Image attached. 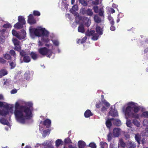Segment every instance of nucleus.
Returning <instances> with one entry per match:
<instances>
[{
  "label": "nucleus",
  "mask_w": 148,
  "mask_h": 148,
  "mask_svg": "<svg viewBox=\"0 0 148 148\" xmlns=\"http://www.w3.org/2000/svg\"><path fill=\"white\" fill-rule=\"evenodd\" d=\"M28 106L29 107L20 105L18 102L15 103L14 114L18 121L22 123H25L26 119H29L32 117V110L30 108L32 104L29 103Z\"/></svg>",
  "instance_id": "nucleus-1"
},
{
  "label": "nucleus",
  "mask_w": 148,
  "mask_h": 148,
  "mask_svg": "<svg viewBox=\"0 0 148 148\" xmlns=\"http://www.w3.org/2000/svg\"><path fill=\"white\" fill-rule=\"evenodd\" d=\"M30 32L35 36L38 37L42 36L48 37L49 34V32L44 28H33L30 30Z\"/></svg>",
  "instance_id": "nucleus-2"
},
{
  "label": "nucleus",
  "mask_w": 148,
  "mask_h": 148,
  "mask_svg": "<svg viewBox=\"0 0 148 148\" xmlns=\"http://www.w3.org/2000/svg\"><path fill=\"white\" fill-rule=\"evenodd\" d=\"M38 52L43 56H46L47 57L50 58L52 55L53 52L51 49H47L46 47H41L38 49Z\"/></svg>",
  "instance_id": "nucleus-3"
},
{
  "label": "nucleus",
  "mask_w": 148,
  "mask_h": 148,
  "mask_svg": "<svg viewBox=\"0 0 148 148\" xmlns=\"http://www.w3.org/2000/svg\"><path fill=\"white\" fill-rule=\"evenodd\" d=\"M21 32L23 34V36H21V34L20 35L14 29H13L12 31V35L17 37L20 40L24 39L26 36V32L24 30H22L21 31Z\"/></svg>",
  "instance_id": "nucleus-4"
},
{
  "label": "nucleus",
  "mask_w": 148,
  "mask_h": 148,
  "mask_svg": "<svg viewBox=\"0 0 148 148\" xmlns=\"http://www.w3.org/2000/svg\"><path fill=\"white\" fill-rule=\"evenodd\" d=\"M80 12L83 15H86L90 16H92L93 14L92 10L90 8L86 10L85 8H82L80 10Z\"/></svg>",
  "instance_id": "nucleus-5"
},
{
  "label": "nucleus",
  "mask_w": 148,
  "mask_h": 148,
  "mask_svg": "<svg viewBox=\"0 0 148 148\" xmlns=\"http://www.w3.org/2000/svg\"><path fill=\"white\" fill-rule=\"evenodd\" d=\"M12 41L15 46L14 49L18 51L20 50L21 47L20 45L19 41L16 38L13 39Z\"/></svg>",
  "instance_id": "nucleus-6"
},
{
  "label": "nucleus",
  "mask_w": 148,
  "mask_h": 148,
  "mask_svg": "<svg viewBox=\"0 0 148 148\" xmlns=\"http://www.w3.org/2000/svg\"><path fill=\"white\" fill-rule=\"evenodd\" d=\"M27 22L30 25H33L36 23V21L34 18L32 14H29L28 16Z\"/></svg>",
  "instance_id": "nucleus-7"
},
{
  "label": "nucleus",
  "mask_w": 148,
  "mask_h": 148,
  "mask_svg": "<svg viewBox=\"0 0 148 148\" xmlns=\"http://www.w3.org/2000/svg\"><path fill=\"white\" fill-rule=\"evenodd\" d=\"M126 146L128 148H135L136 144L134 142L128 140L126 143Z\"/></svg>",
  "instance_id": "nucleus-8"
},
{
  "label": "nucleus",
  "mask_w": 148,
  "mask_h": 148,
  "mask_svg": "<svg viewBox=\"0 0 148 148\" xmlns=\"http://www.w3.org/2000/svg\"><path fill=\"white\" fill-rule=\"evenodd\" d=\"M82 21L86 26L87 27H88L90 26L91 23L90 20V19L84 16L82 18Z\"/></svg>",
  "instance_id": "nucleus-9"
},
{
  "label": "nucleus",
  "mask_w": 148,
  "mask_h": 148,
  "mask_svg": "<svg viewBox=\"0 0 148 148\" xmlns=\"http://www.w3.org/2000/svg\"><path fill=\"white\" fill-rule=\"evenodd\" d=\"M121 133V129L119 128H114L113 130V134L115 137H118Z\"/></svg>",
  "instance_id": "nucleus-10"
},
{
  "label": "nucleus",
  "mask_w": 148,
  "mask_h": 148,
  "mask_svg": "<svg viewBox=\"0 0 148 148\" xmlns=\"http://www.w3.org/2000/svg\"><path fill=\"white\" fill-rule=\"evenodd\" d=\"M132 108L130 106H127L124 112L125 115L126 116H127L129 117L132 112Z\"/></svg>",
  "instance_id": "nucleus-11"
},
{
  "label": "nucleus",
  "mask_w": 148,
  "mask_h": 148,
  "mask_svg": "<svg viewBox=\"0 0 148 148\" xmlns=\"http://www.w3.org/2000/svg\"><path fill=\"white\" fill-rule=\"evenodd\" d=\"M51 124V121L49 119H47L45 120L43 122V124L46 126V128H49L50 127Z\"/></svg>",
  "instance_id": "nucleus-12"
},
{
  "label": "nucleus",
  "mask_w": 148,
  "mask_h": 148,
  "mask_svg": "<svg viewBox=\"0 0 148 148\" xmlns=\"http://www.w3.org/2000/svg\"><path fill=\"white\" fill-rule=\"evenodd\" d=\"M126 146V144L125 143L122 139H120L118 146V148H124Z\"/></svg>",
  "instance_id": "nucleus-13"
},
{
  "label": "nucleus",
  "mask_w": 148,
  "mask_h": 148,
  "mask_svg": "<svg viewBox=\"0 0 148 148\" xmlns=\"http://www.w3.org/2000/svg\"><path fill=\"white\" fill-rule=\"evenodd\" d=\"M78 32L84 33L85 32L84 26L82 24H80L78 28Z\"/></svg>",
  "instance_id": "nucleus-14"
},
{
  "label": "nucleus",
  "mask_w": 148,
  "mask_h": 148,
  "mask_svg": "<svg viewBox=\"0 0 148 148\" xmlns=\"http://www.w3.org/2000/svg\"><path fill=\"white\" fill-rule=\"evenodd\" d=\"M92 115L93 114L89 110H87L84 113V116L86 118H88Z\"/></svg>",
  "instance_id": "nucleus-15"
},
{
  "label": "nucleus",
  "mask_w": 148,
  "mask_h": 148,
  "mask_svg": "<svg viewBox=\"0 0 148 148\" xmlns=\"http://www.w3.org/2000/svg\"><path fill=\"white\" fill-rule=\"evenodd\" d=\"M18 22L25 25L26 23V21L24 17L23 16H18Z\"/></svg>",
  "instance_id": "nucleus-16"
},
{
  "label": "nucleus",
  "mask_w": 148,
  "mask_h": 148,
  "mask_svg": "<svg viewBox=\"0 0 148 148\" xmlns=\"http://www.w3.org/2000/svg\"><path fill=\"white\" fill-rule=\"evenodd\" d=\"M0 123L4 125H8L9 124L8 121L6 119L3 118L0 119Z\"/></svg>",
  "instance_id": "nucleus-17"
},
{
  "label": "nucleus",
  "mask_w": 148,
  "mask_h": 148,
  "mask_svg": "<svg viewBox=\"0 0 148 148\" xmlns=\"http://www.w3.org/2000/svg\"><path fill=\"white\" fill-rule=\"evenodd\" d=\"M114 120L113 118H111L110 119H108L106 122V125L108 128H110L112 125V124L111 122V121Z\"/></svg>",
  "instance_id": "nucleus-18"
},
{
  "label": "nucleus",
  "mask_w": 148,
  "mask_h": 148,
  "mask_svg": "<svg viewBox=\"0 0 148 148\" xmlns=\"http://www.w3.org/2000/svg\"><path fill=\"white\" fill-rule=\"evenodd\" d=\"M9 113V112L8 110H5L3 109L0 110V115H1L5 116Z\"/></svg>",
  "instance_id": "nucleus-19"
},
{
  "label": "nucleus",
  "mask_w": 148,
  "mask_h": 148,
  "mask_svg": "<svg viewBox=\"0 0 148 148\" xmlns=\"http://www.w3.org/2000/svg\"><path fill=\"white\" fill-rule=\"evenodd\" d=\"M23 25H24L18 22L14 25V26L17 29H20L23 27Z\"/></svg>",
  "instance_id": "nucleus-20"
},
{
  "label": "nucleus",
  "mask_w": 148,
  "mask_h": 148,
  "mask_svg": "<svg viewBox=\"0 0 148 148\" xmlns=\"http://www.w3.org/2000/svg\"><path fill=\"white\" fill-rule=\"evenodd\" d=\"M96 32L99 35H101L103 34L102 29L99 26H97L96 28Z\"/></svg>",
  "instance_id": "nucleus-21"
},
{
  "label": "nucleus",
  "mask_w": 148,
  "mask_h": 148,
  "mask_svg": "<svg viewBox=\"0 0 148 148\" xmlns=\"http://www.w3.org/2000/svg\"><path fill=\"white\" fill-rule=\"evenodd\" d=\"M16 58L13 61L8 62H9V64L11 67V69H12L14 68L16 65V63L15 62Z\"/></svg>",
  "instance_id": "nucleus-22"
},
{
  "label": "nucleus",
  "mask_w": 148,
  "mask_h": 148,
  "mask_svg": "<svg viewBox=\"0 0 148 148\" xmlns=\"http://www.w3.org/2000/svg\"><path fill=\"white\" fill-rule=\"evenodd\" d=\"M85 145V143L83 141L80 140L78 142L79 148H84Z\"/></svg>",
  "instance_id": "nucleus-23"
},
{
  "label": "nucleus",
  "mask_w": 148,
  "mask_h": 148,
  "mask_svg": "<svg viewBox=\"0 0 148 148\" xmlns=\"http://www.w3.org/2000/svg\"><path fill=\"white\" fill-rule=\"evenodd\" d=\"M8 74L7 71L5 69H1L0 71V77H1Z\"/></svg>",
  "instance_id": "nucleus-24"
},
{
  "label": "nucleus",
  "mask_w": 148,
  "mask_h": 148,
  "mask_svg": "<svg viewBox=\"0 0 148 148\" xmlns=\"http://www.w3.org/2000/svg\"><path fill=\"white\" fill-rule=\"evenodd\" d=\"M95 32V31L94 30H91L90 31L88 29L86 32V34L88 36H92Z\"/></svg>",
  "instance_id": "nucleus-25"
},
{
  "label": "nucleus",
  "mask_w": 148,
  "mask_h": 148,
  "mask_svg": "<svg viewBox=\"0 0 148 148\" xmlns=\"http://www.w3.org/2000/svg\"><path fill=\"white\" fill-rule=\"evenodd\" d=\"M94 19L95 22L97 23H99L101 22V18L97 15L94 16Z\"/></svg>",
  "instance_id": "nucleus-26"
},
{
  "label": "nucleus",
  "mask_w": 148,
  "mask_h": 148,
  "mask_svg": "<svg viewBox=\"0 0 148 148\" xmlns=\"http://www.w3.org/2000/svg\"><path fill=\"white\" fill-rule=\"evenodd\" d=\"M113 120H114L113 123L114 125L118 126H119L121 125V122L119 120L117 119H114Z\"/></svg>",
  "instance_id": "nucleus-27"
},
{
  "label": "nucleus",
  "mask_w": 148,
  "mask_h": 148,
  "mask_svg": "<svg viewBox=\"0 0 148 148\" xmlns=\"http://www.w3.org/2000/svg\"><path fill=\"white\" fill-rule=\"evenodd\" d=\"M23 60L24 62L28 63L30 61L31 59L29 56L26 55L23 57Z\"/></svg>",
  "instance_id": "nucleus-28"
},
{
  "label": "nucleus",
  "mask_w": 148,
  "mask_h": 148,
  "mask_svg": "<svg viewBox=\"0 0 148 148\" xmlns=\"http://www.w3.org/2000/svg\"><path fill=\"white\" fill-rule=\"evenodd\" d=\"M30 55L32 59L34 60H36L38 58V55L35 53L32 52L30 53Z\"/></svg>",
  "instance_id": "nucleus-29"
},
{
  "label": "nucleus",
  "mask_w": 148,
  "mask_h": 148,
  "mask_svg": "<svg viewBox=\"0 0 148 148\" xmlns=\"http://www.w3.org/2000/svg\"><path fill=\"white\" fill-rule=\"evenodd\" d=\"M109 113L110 114V115L113 117H115L118 116L117 112L115 110H111L109 112Z\"/></svg>",
  "instance_id": "nucleus-30"
},
{
  "label": "nucleus",
  "mask_w": 148,
  "mask_h": 148,
  "mask_svg": "<svg viewBox=\"0 0 148 148\" xmlns=\"http://www.w3.org/2000/svg\"><path fill=\"white\" fill-rule=\"evenodd\" d=\"M63 142L61 139H58L56 141V146L57 147H58L61 145H62Z\"/></svg>",
  "instance_id": "nucleus-31"
},
{
  "label": "nucleus",
  "mask_w": 148,
  "mask_h": 148,
  "mask_svg": "<svg viewBox=\"0 0 148 148\" xmlns=\"http://www.w3.org/2000/svg\"><path fill=\"white\" fill-rule=\"evenodd\" d=\"M108 19L110 21L111 25H114V21L111 15H109L108 17Z\"/></svg>",
  "instance_id": "nucleus-32"
},
{
  "label": "nucleus",
  "mask_w": 148,
  "mask_h": 148,
  "mask_svg": "<svg viewBox=\"0 0 148 148\" xmlns=\"http://www.w3.org/2000/svg\"><path fill=\"white\" fill-rule=\"evenodd\" d=\"M132 117L135 119H138L139 118V115L137 113H133L132 112L129 117Z\"/></svg>",
  "instance_id": "nucleus-33"
},
{
  "label": "nucleus",
  "mask_w": 148,
  "mask_h": 148,
  "mask_svg": "<svg viewBox=\"0 0 148 148\" xmlns=\"http://www.w3.org/2000/svg\"><path fill=\"white\" fill-rule=\"evenodd\" d=\"M87 37L86 36H85L82 39H79L77 41V43H80L81 44L85 42L86 41Z\"/></svg>",
  "instance_id": "nucleus-34"
},
{
  "label": "nucleus",
  "mask_w": 148,
  "mask_h": 148,
  "mask_svg": "<svg viewBox=\"0 0 148 148\" xmlns=\"http://www.w3.org/2000/svg\"><path fill=\"white\" fill-rule=\"evenodd\" d=\"M99 36V34L95 32L94 34H93V35H92L91 39L93 40H96L98 39Z\"/></svg>",
  "instance_id": "nucleus-35"
},
{
  "label": "nucleus",
  "mask_w": 148,
  "mask_h": 148,
  "mask_svg": "<svg viewBox=\"0 0 148 148\" xmlns=\"http://www.w3.org/2000/svg\"><path fill=\"white\" fill-rule=\"evenodd\" d=\"M133 123L138 127H139L140 126V122L137 120L134 119L133 120Z\"/></svg>",
  "instance_id": "nucleus-36"
},
{
  "label": "nucleus",
  "mask_w": 148,
  "mask_h": 148,
  "mask_svg": "<svg viewBox=\"0 0 148 148\" xmlns=\"http://www.w3.org/2000/svg\"><path fill=\"white\" fill-rule=\"evenodd\" d=\"M100 145L101 148H105V147H107L108 146L107 143L103 142H100Z\"/></svg>",
  "instance_id": "nucleus-37"
},
{
  "label": "nucleus",
  "mask_w": 148,
  "mask_h": 148,
  "mask_svg": "<svg viewBox=\"0 0 148 148\" xmlns=\"http://www.w3.org/2000/svg\"><path fill=\"white\" fill-rule=\"evenodd\" d=\"M30 76L29 72V71H26L25 73L24 77L26 79H29L30 77Z\"/></svg>",
  "instance_id": "nucleus-38"
},
{
  "label": "nucleus",
  "mask_w": 148,
  "mask_h": 148,
  "mask_svg": "<svg viewBox=\"0 0 148 148\" xmlns=\"http://www.w3.org/2000/svg\"><path fill=\"white\" fill-rule=\"evenodd\" d=\"M3 56L4 58L7 60H11V58L10 55L8 53H6L3 55Z\"/></svg>",
  "instance_id": "nucleus-39"
},
{
  "label": "nucleus",
  "mask_w": 148,
  "mask_h": 148,
  "mask_svg": "<svg viewBox=\"0 0 148 148\" xmlns=\"http://www.w3.org/2000/svg\"><path fill=\"white\" fill-rule=\"evenodd\" d=\"M133 108V111L135 113H137L140 110V107L137 106H134Z\"/></svg>",
  "instance_id": "nucleus-40"
},
{
  "label": "nucleus",
  "mask_w": 148,
  "mask_h": 148,
  "mask_svg": "<svg viewBox=\"0 0 148 148\" xmlns=\"http://www.w3.org/2000/svg\"><path fill=\"white\" fill-rule=\"evenodd\" d=\"M49 131L48 130H44L43 132V136L44 137H45L47 135H49Z\"/></svg>",
  "instance_id": "nucleus-41"
},
{
  "label": "nucleus",
  "mask_w": 148,
  "mask_h": 148,
  "mask_svg": "<svg viewBox=\"0 0 148 148\" xmlns=\"http://www.w3.org/2000/svg\"><path fill=\"white\" fill-rule=\"evenodd\" d=\"M10 53L11 55V56H14V58H16V54L15 53V51L13 50H11L10 51Z\"/></svg>",
  "instance_id": "nucleus-42"
},
{
  "label": "nucleus",
  "mask_w": 148,
  "mask_h": 148,
  "mask_svg": "<svg viewBox=\"0 0 148 148\" xmlns=\"http://www.w3.org/2000/svg\"><path fill=\"white\" fill-rule=\"evenodd\" d=\"M80 3L83 6H86L88 5V3L87 2L84 0H82L80 1Z\"/></svg>",
  "instance_id": "nucleus-43"
},
{
  "label": "nucleus",
  "mask_w": 148,
  "mask_h": 148,
  "mask_svg": "<svg viewBox=\"0 0 148 148\" xmlns=\"http://www.w3.org/2000/svg\"><path fill=\"white\" fill-rule=\"evenodd\" d=\"M33 13V15L35 16H39L40 14V12L37 10H34Z\"/></svg>",
  "instance_id": "nucleus-44"
},
{
  "label": "nucleus",
  "mask_w": 148,
  "mask_h": 148,
  "mask_svg": "<svg viewBox=\"0 0 148 148\" xmlns=\"http://www.w3.org/2000/svg\"><path fill=\"white\" fill-rule=\"evenodd\" d=\"M142 116L145 118H148V112L147 111L143 112L142 114Z\"/></svg>",
  "instance_id": "nucleus-45"
},
{
  "label": "nucleus",
  "mask_w": 148,
  "mask_h": 148,
  "mask_svg": "<svg viewBox=\"0 0 148 148\" xmlns=\"http://www.w3.org/2000/svg\"><path fill=\"white\" fill-rule=\"evenodd\" d=\"M89 146L91 148H96V144L94 143H91L89 144Z\"/></svg>",
  "instance_id": "nucleus-46"
},
{
  "label": "nucleus",
  "mask_w": 148,
  "mask_h": 148,
  "mask_svg": "<svg viewBox=\"0 0 148 148\" xmlns=\"http://www.w3.org/2000/svg\"><path fill=\"white\" fill-rule=\"evenodd\" d=\"M4 107L7 109V110H12L13 108L12 106L10 107L9 105L8 104L4 105Z\"/></svg>",
  "instance_id": "nucleus-47"
},
{
  "label": "nucleus",
  "mask_w": 148,
  "mask_h": 148,
  "mask_svg": "<svg viewBox=\"0 0 148 148\" xmlns=\"http://www.w3.org/2000/svg\"><path fill=\"white\" fill-rule=\"evenodd\" d=\"M64 143H72L69 137L66 138H65L64 140Z\"/></svg>",
  "instance_id": "nucleus-48"
},
{
  "label": "nucleus",
  "mask_w": 148,
  "mask_h": 148,
  "mask_svg": "<svg viewBox=\"0 0 148 148\" xmlns=\"http://www.w3.org/2000/svg\"><path fill=\"white\" fill-rule=\"evenodd\" d=\"M44 143L46 146H47L48 147V148H50L51 147V142L47 141L45 143Z\"/></svg>",
  "instance_id": "nucleus-49"
},
{
  "label": "nucleus",
  "mask_w": 148,
  "mask_h": 148,
  "mask_svg": "<svg viewBox=\"0 0 148 148\" xmlns=\"http://www.w3.org/2000/svg\"><path fill=\"white\" fill-rule=\"evenodd\" d=\"M3 27L5 28H9L10 27H11V25L9 23H6L4 24L3 25Z\"/></svg>",
  "instance_id": "nucleus-50"
},
{
  "label": "nucleus",
  "mask_w": 148,
  "mask_h": 148,
  "mask_svg": "<svg viewBox=\"0 0 148 148\" xmlns=\"http://www.w3.org/2000/svg\"><path fill=\"white\" fill-rule=\"evenodd\" d=\"M20 55L22 57L26 56V53L24 50H22L20 51Z\"/></svg>",
  "instance_id": "nucleus-51"
},
{
  "label": "nucleus",
  "mask_w": 148,
  "mask_h": 148,
  "mask_svg": "<svg viewBox=\"0 0 148 148\" xmlns=\"http://www.w3.org/2000/svg\"><path fill=\"white\" fill-rule=\"evenodd\" d=\"M94 12L95 13H97L99 12V8L98 6H94L93 8Z\"/></svg>",
  "instance_id": "nucleus-52"
},
{
  "label": "nucleus",
  "mask_w": 148,
  "mask_h": 148,
  "mask_svg": "<svg viewBox=\"0 0 148 148\" xmlns=\"http://www.w3.org/2000/svg\"><path fill=\"white\" fill-rule=\"evenodd\" d=\"M112 134L110 132L108 134V135L107 137H108V140L110 141H111L112 139Z\"/></svg>",
  "instance_id": "nucleus-53"
},
{
  "label": "nucleus",
  "mask_w": 148,
  "mask_h": 148,
  "mask_svg": "<svg viewBox=\"0 0 148 148\" xmlns=\"http://www.w3.org/2000/svg\"><path fill=\"white\" fill-rule=\"evenodd\" d=\"M110 148H117V145L111 143L110 146Z\"/></svg>",
  "instance_id": "nucleus-54"
},
{
  "label": "nucleus",
  "mask_w": 148,
  "mask_h": 148,
  "mask_svg": "<svg viewBox=\"0 0 148 148\" xmlns=\"http://www.w3.org/2000/svg\"><path fill=\"white\" fill-rule=\"evenodd\" d=\"M131 125L132 124L130 120H129L127 121L126 125L127 127H131Z\"/></svg>",
  "instance_id": "nucleus-55"
},
{
  "label": "nucleus",
  "mask_w": 148,
  "mask_h": 148,
  "mask_svg": "<svg viewBox=\"0 0 148 148\" xmlns=\"http://www.w3.org/2000/svg\"><path fill=\"white\" fill-rule=\"evenodd\" d=\"M41 40L43 42L47 43L49 42V39L47 38H45L44 37H43L42 38Z\"/></svg>",
  "instance_id": "nucleus-56"
},
{
  "label": "nucleus",
  "mask_w": 148,
  "mask_h": 148,
  "mask_svg": "<svg viewBox=\"0 0 148 148\" xmlns=\"http://www.w3.org/2000/svg\"><path fill=\"white\" fill-rule=\"evenodd\" d=\"M6 62V61L2 58H0V63L4 64Z\"/></svg>",
  "instance_id": "nucleus-57"
},
{
  "label": "nucleus",
  "mask_w": 148,
  "mask_h": 148,
  "mask_svg": "<svg viewBox=\"0 0 148 148\" xmlns=\"http://www.w3.org/2000/svg\"><path fill=\"white\" fill-rule=\"evenodd\" d=\"M99 14L100 16H102L103 15V11H102V10L100 9L99 10Z\"/></svg>",
  "instance_id": "nucleus-58"
},
{
  "label": "nucleus",
  "mask_w": 148,
  "mask_h": 148,
  "mask_svg": "<svg viewBox=\"0 0 148 148\" xmlns=\"http://www.w3.org/2000/svg\"><path fill=\"white\" fill-rule=\"evenodd\" d=\"M92 4L95 5H97L99 4V0H95L94 1L92 2Z\"/></svg>",
  "instance_id": "nucleus-59"
},
{
  "label": "nucleus",
  "mask_w": 148,
  "mask_h": 148,
  "mask_svg": "<svg viewBox=\"0 0 148 148\" xmlns=\"http://www.w3.org/2000/svg\"><path fill=\"white\" fill-rule=\"evenodd\" d=\"M108 108H107L106 106H103L101 109V111L102 112L106 111L107 109Z\"/></svg>",
  "instance_id": "nucleus-60"
},
{
  "label": "nucleus",
  "mask_w": 148,
  "mask_h": 148,
  "mask_svg": "<svg viewBox=\"0 0 148 148\" xmlns=\"http://www.w3.org/2000/svg\"><path fill=\"white\" fill-rule=\"evenodd\" d=\"M116 28L114 26V25H111V26L110 27V29L112 31H114L115 30Z\"/></svg>",
  "instance_id": "nucleus-61"
},
{
  "label": "nucleus",
  "mask_w": 148,
  "mask_h": 148,
  "mask_svg": "<svg viewBox=\"0 0 148 148\" xmlns=\"http://www.w3.org/2000/svg\"><path fill=\"white\" fill-rule=\"evenodd\" d=\"M53 44L56 46H58L59 45L58 42L56 40H54L53 42Z\"/></svg>",
  "instance_id": "nucleus-62"
},
{
  "label": "nucleus",
  "mask_w": 148,
  "mask_h": 148,
  "mask_svg": "<svg viewBox=\"0 0 148 148\" xmlns=\"http://www.w3.org/2000/svg\"><path fill=\"white\" fill-rule=\"evenodd\" d=\"M77 7H78L77 5H74L72 7L73 10H74V11L76 10H77Z\"/></svg>",
  "instance_id": "nucleus-63"
},
{
  "label": "nucleus",
  "mask_w": 148,
  "mask_h": 148,
  "mask_svg": "<svg viewBox=\"0 0 148 148\" xmlns=\"http://www.w3.org/2000/svg\"><path fill=\"white\" fill-rule=\"evenodd\" d=\"M101 105V103L99 102L97 103L96 105V107L97 108H99L100 107Z\"/></svg>",
  "instance_id": "nucleus-64"
}]
</instances>
